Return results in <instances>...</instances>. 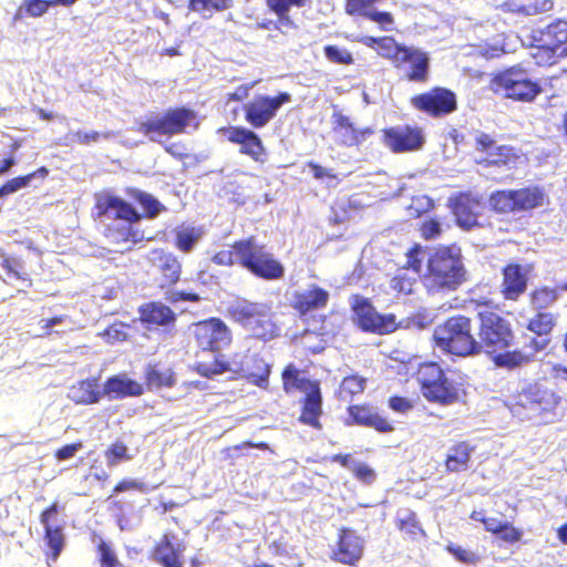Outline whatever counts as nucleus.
Listing matches in <instances>:
<instances>
[{
    "label": "nucleus",
    "mask_w": 567,
    "mask_h": 567,
    "mask_svg": "<svg viewBox=\"0 0 567 567\" xmlns=\"http://www.w3.org/2000/svg\"><path fill=\"white\" fill-rule=\"evenodd\" d=\"M424 285L431 292L455 290L465 281L461 249L446 246L435 249L427 258Z\"/></svg>",
    "instance_id": "obj_1"
},
{
    "label": "nucleus",
    "mask_w": 567,
    "mask_h": 567,
    "mask_svg": "<svg viewBox=\"0 0 567 567\" xmlns=\"http://www.w3.org/2000/svg\"><path fill=\"white\" fill-rule=\"evenodd\" d=\"M559 401L554 391L538 384H519L508 389L505 396V405L519 420L542 417L547 421L546 414L554 412Z\"/></svg>",
    "instance_id": "obj_2"
},
{
    "label": "nucleus",
    "mask_w": 567,
    "mask_h": 567,
    "mask_svg": "<svg viewBox=\"0 0 567 567\" xmlns=\"http://www.w3.org/2000/svg\"><path fill=\"white\" fill-rule=\"evenodd\" d=\"M433 338L441 350L454 355L467 357L482 350L472 334L471 320L464 316L452 317L437 326Z\"/></svg>",
    "instance_id": "obj_3"
},
{
    "label": "nucleus",
    "mask_w": 567,
    "mask_h": 567,
    "mask_svg": "<svg viewBox=\"0 0 567 567\" xmlns=\"http://www.w3.org/2000/svg\"><path fill=\"white\" fill-rule=\"evenodd\" d=\"M230 315L257 339L270 340L279 333L272 320L271 307L267 303L239 301L230 308Z\"/></svg>",
    "instance_id": "obj_4"
},
{
    "label": "nucleus",
    "mask_w": 567,
    "mask_h": 567,
    "mask_svg": "<svg viewBox=\"0 0 567 567\" xmlns=\"http://www.w3.org/2000/svg\"><path fill=\"white\" fill-rule=\"evenodd\" d=\"M235 251L239 264L254 275L277 280L284 277L285 268L265 246L256 243L254 238L240 240L235 244Z\"/></svg>",
    "instance_id": "obj_5"
},
{
    "label": "nucleus",
    "mask_w": 567,
    "mask_h": 567,
    "mask_svg": "<svg viewBox=\"0 0 567 567\" xmlns=\"http://www.w3.org/2000/svg\"><path fill=\"white\" fill-rule=\"evenodd\" d=\"M282 381L287 393L299 390L306 394L300 421L315 427L319 426L318 417L321 414V395L318 382L301 375L300 371L292 364L285 369Z\"/></svg>",
    "instance_id": "obj_6"
},
{
    "label": "nucleus",
    "mask_w": 567,
    "mask_h": 567,
    "mask_svg": "<svg viewBox=\"0 0 567 567\" xmlns=\"http://www.w3.org/2000/svg\"><path fill=\"white\" fill-rule=\"evenodd\" d=\"M489 89L505 97L524 102L534 100L540 93L539 85L529 80L523 70L515 68L495 75Z\"/></svg>",
    "instance_id": "obj_7"
},
{
    "label": "nucleus",
    "mask_w": 567,
    "mask_h": 567,
    "mask_svg": "<svg viewBox=\"0 0 567 567\" xmlns=\"http://www.w3.org/2000/svg\"><path fill=\"white\" fill-rule=\"evenodd\" d=\"M195 121V114L188 110L181 109L157 114L138 124V131L144 133L154 142H162V137L182 133Z\"/></svg>",
    "instance_id": "obj_8"
},
{
    "label": "nucleus",
    "mask_w": 567,
    "mask_h": 567,
    "mask_svg": "<svg viewBox=\"0 0 567 567\" xmlns=\"http://www.w3.org/2000/svg\"><path fill=\"white\" fill-rule=\"evenodd\" d=\"M417 380L423 395L430 401L450 403L457 398V389L444 377L436 363L422 364L417 371Z\"/></svg>",
    "instance_id": "obj_9"
},
{
    "label": "nucleus",
    "mask_w": 567,
    "mask_h": 567,
    "mask_svg": "<svg viewBox=\"0 0 567 567\" xmlns=\"http://www.w3.org/2000/svg\"><path fill=\"white\" fill-rule=\"evenodd\" d=\"M478 337L487 352H496L508 348L513 341L509 323L492 311L480 312Z\"/></svg>",
    "instance_id": "obj_10"
},
{
    "label": "nucleus",
    "mask_w": 567,
    "mask_h": 567,
    "mask_svg": "<svg viewBox=\"0 0 567 567\" xmlns=\"http://www.w3.org/2000/svg\"><path fill=\"white\" fill-rule=\"evenodd\" d=\"M101 215L122 219L125 225L120 234L124 243L135 244L143 239V235L133 229L132 223L140 219V214L126 202L112 195L101 196L97 200Z\"/></svg>",
    "instance_id": "obj_11"
},
{
    "label": "nucleus",
    "mask_w": 567,
    "mask_h": 567,
    "mask_svg": "<svg viewBox=\"0 0 567 567\" xmlns=\"http://www.w3.org/2000/svg\"><path fill=\"white\" fill-rule=\"evenodd\" d=\"M542 45L533 53L538 64H554L555 56L567 55V21L558 20L550 23L542 32Z\"/></svg>",
    "instance_id": "obj_12"
},
{
    "label": "nucleus",
    "mask_w": 567,
    "mask_h": 567,
    "mask_svg": "<svg viewBox=\"0 0 567 567\" xmlns=\"http://www.w3.org/2000/svg\"><path fill=\"white\" fill-rule=\"evenodd\" d=\"M197 346L206 352H218L231 342V332L220 319L212 318L193 326Z\"/></svg>",
    "instance_id": "obj_13"
},
{
    "label": "nucleus",
    "mask_w": 567,
    "mask_h": 567,
    "mask_svg": "<svg viewBox=\"0 0 567 567\" xmlns=\"http://www.w3.org/2000/svg\"><path fill=\"white\" fill-rule=\"evenodd\" d=\"M290 100L291 96L288 93H280L275 97L257 95L244 106L246 121L255 128L264 127L276 116L277 111Z\"/></svg>",
    "instance_id": "obj_14"
},
{
    "label": "nucleus",
    "mask_w": 567,
    "mask_h": 567,
    "mask_svg": "<svg viewBox=\"0 0 567 567\" xmlns=\"http://www.w3.org/2000/svg\"><path fill=\"white\" fill-rule=\"evenodd\" d=\"M476 142L482 154L475 161L486 168L506 167L511 169L519 159L513 148L503 145L497 146L487 134H480L476 137Z\"/></svg>",
    "instance_id": "obj_15"
},
{
    "label": "nucleus",
    "mask_w": 567,
    "mask_h": 567,
    "mask_svg": "<svg viewBox=\"0 0 567 567\" xmlns=\"http://www.w3.org/2000/svg\"><path fill=\"white\" fill-rule=\"evenodd\" d=\"M352 309L358 324L365 331L389 333L395 330L394 317L379 315L365 298L354 296Z\"/></svg>",
    "instance_id": "obj_16"
},
{
    "label": "nucleus",
    "mask_w": 567,
    "mask_h": 567,
    "mask_svg": "<svg viewBox=\"0 0 567 567\" xmlns=\"http://www.w3.org/2000/svg\"><path fill=\"white\" fill-rule=\"evenodd\" d=\"M412 104L420 111L432 116L449 114L456 109L455 95L442 87H436L425 94H420L412 99Z\"/></svg>",
    "instance_id": "obj_17"
},
{
    "label": "nucleus",
    "mask_w": 567,
    "mask_h": 567,
    "mask_svg": "<svg viewBox=\"0 0 567 567\" xmlns=\"http://www.w3.org/2000/svg\"><path fill=\"white\" fill-rule=\"evenodd\" d=\"M226 138L240 145V153L248 155L255 162H265L266 150L259 136L252 131L241 126H230L220 128Z\"/></svg>",
    "instance_id": "obj_18"
},
{
    "label": "nucleus",
    "mask_w": 567,
    "mask_h": 567,
    "mask_svg": "<svg viewBox=\"0 0 567 567\" xmlns=\"http://www.w3.org/2000/svg\"><path fill=\"white\" fill-rule=\"evenodd\" d=\"M332 130L337 142L343 146L360 145L372 134L368 127H355L351 120L338 110L332 113Z\"/></svg>",
    "instance_id": "obj_19"
},
{
    "label": "nucleus",
    "mask_w": 567,
    "mask_h": 567,
    "mask_svg": "<svg viewBox=\"0 0 567 567\" xmlns=\"http://www.w3.org/2000/svg\"><path fill=\"white\" fill-rule=\"evenodd\" d=\"M385 143L393 152L420 150L424 144V135L419 127L398 126L385 132Z\"/></svg>",
    "instance_id": "obj_20"
},
{
    "label": "nucleus",
    "mask_w": 567,
    "mask_h": 567,
    "mask_svg": "<svg viewBox=\"0 0 567 567\" xmlns=\"http://www.w3.org/2000/svg\"><path fill=\"white\" fill-rule=\"evenodd\" d=\"M405 68V75L410 81L425 82L429 78V54L415 47H406L400 61Z\"/></svg>",
    "instance_id": "obj_21"
},
{
    "label": "nucleus",
    "mask_w": 567,
    "mask_h": 567,
    "mask_svg": "<svg viewBox=\"0 0 567 567\" xmlns=\"http://www.w3.org/2000/svg\"><path fill=\"white\" fill-rule=\"evenodd\" d=\"M451 206L457 224L463 228H471L477 223L483 206L481 199L472 194H461L451 199Z\"/></svg>",
    "instance_id": "obj_22"
},
{
    "label": "nucleus",
    "mask_w": 567,
    "mask_h": 567,
    "mask_svg": "<svg viewBox=\"0 0 567 567\" xmlns=\"http://www.w3.org/2000/svg\"><path fill=\"white\" fill-rule=\"evenodd\" d=\"M357 41L373 49L381 58L390 60L396 68H400V61L406 47L400 45L393 38L362 35Z\"/></svg>",
    "instance_id": "obj_23"
},
{
    "label": "nucleus",
    "mask_w": 567,
    "mask_h": 567,
    "mask_svg": "<svg viewBox=\"0 0 567 567\" xmlns=\"http://www.w3.org/2000/svg\"><path fill=\"white\" fill-rule=\"evenodd\" d=\"M529 265H508L504 269L503 295L506 299H517L526 289Z\"/></svg>",
    "instance_id": "obj_24"
},
{
    "label": "nucleus",
    "mask_w": 567,
    "mask_h": 567,
    "mask_svg": "<svg viewBox=\"0 0 567 567\" xmlns=\"http://www.w3.org/2000/svg\"><path fill=\"white\" fill-rule=\"evenodd\" d=\"M380 0H347L346 10L349 14L362 16L378 23L381 29L389 30L393 23V18L389 12L379 11L375 4Z\"/></svg>",
    "instance_id": "obj_25"
},
{
    "label": "nucleus",
    "mask_w": 567,
    "mask_h": 567,
    "mask_svg": "<svg viewBox=\"0 0 567 567\" xmlns=\"http://www.w3.org/2000/svg\"><path fill=\"white\" fill-rule=\"evenodd\" d=\"M103 396H107L110 400H118L126 396H138L143 393V385L126 374L114 375L104 383Z\"/></svg>",
    "instance_id": "obj_26"
},
{
    "label": "nucleus",
    "mask_w": 567,
    "mask_h": 567,
    "mask_svg": "<svg viewBox=\"0 0 567 567\" xmlns=\"http://www.w3.org/2000/svg\"><path fill=\"white\" fill-rule=\"evenodd\" d=\"M363 553V540L352 530H343L340 535L338 549L333 553L334 559L352 565Z\"/></svg>",
    "instance_id": "obj_27"
},
{
    "label": "nucleus",
    "mask_w": 567,
    "mask_h": 567,
    "mask_svg": "<svg viewBox=\"0 0 567 567\" xmlns=\"http://www.w3.org/2000/svg\"><path fill=\"white\" fill-rule=\"evenodd\" d=\"M269 373L270 368L268 363L257 355L246 357L244 363H235V374L249 379L260 388H267Z\"/></svg>",
    "instance_id": "obj_28"
},
{
    "label": "nucleus",
    "mask_w": 567,
    "mask_h": 567,
    "mask_svg": "<svg viewBox=\"0 0 567 567\" xmlns=\"http://www.w3.org/2000/svg\"><path fill=\"white\" fill-rule=\"evenodd\" d=\"M185 550L182 542L174 535H165L155 548L154 557L164 567H182L181 556Z\"/></svg>",
    "instance_id": "obj_29"
},
{
    "label": "nucleus",
    "mask_w": 567,
    "mask_h": 567,
    "mask_svg": "<svg viewBox=\"0 0 567 567\" xmlns=\"http://www.w3.org/2000/svg\"><path fill=\"white\" fill-rule=\"evenodd\" d=\"M147 258L153 266L161 270L163 286L175 284L179 279L181 265L172 254L154 249L148 254Z\"/></svg>",
    "instance_id": "obj_30"
},
{
    "label": "nucleus",
    "mask_w": 567,
    "mask_h": 567,
    "mask_svg": "<svg viewBox=\"0 0 567 567\" xmlns=\"http://www.w3.org/2000/svg\"><path fill=\"white\" fill-rule=\"evenodd\" d=\"M58 506L56 504L51 505L47 508L41 515V524L45 529V539L48 546L52 550V559L56 560L59 557L63 546H64V537L62 534V529L59 525L53 524L52 519L56 516Z\"/></svg>",
    "instance_id": "obj_31"
},
{
    "label": "nucleus",
    "mask_w": 567,
    "mask_h": 567,
    "mask_svg": "<svg viewBox=\"0 0 567 567\" xmlns=\"http://www.w3.org/2000/svg\"><path fill=\"white\" fill-rule=\"evenodd\" d=\"M208 357L209 358L205 359L199 355L194 363V370L198 374L208 379H213L225 372H231L235 374V363L226 361L224 354H216V352H212Z\"/></svg>",
    "instance_id": "obj_32"
},
{
    "label": "nucleus",
    "mask_w": 567,
    "mask_h": 567,
    "mask_svg": "<svg viewBox=\"0 0 567 567\" xmlns=\"http://www.w3.org/2000/svg\"><path fill=\"white\" fill-rule=\"evenodd\" d=\"M349 413L359 425L373 427L379 432L388 433L394 430L393 425L383 416L364 405L349 408Z\"/></svg>",
    "instance_id": "obj_33"
},
{
    "label": "nucleus",
    "mask_w": 567,
    "mask_h": 567,
    "mask_svg": "<svg viewBox=\"0 0 567 567\" xmlns=\"http://www.w3.org/2000/svg\"><path fill=\"white\" fill-rule=\"evenodd\" d=\"M328 299V291L316 285H311L306 290L296 292L293 302L296 309L306 313L310 310L323 308Z\"/></svg>",
    "instance_id": "obj_34"
},
{
    "label": "nucleus",
    "mask_w": 567,
    "mask_h": 567,
    "mask_svg": "<svg viewBox=\"0 0 567 567\" xmlns=\"http://www.w3.org/2000/svg\"><path fill=\"white\" fill-rule=\"evenodd\" d=\"M68 396L78 404H93L101 400L103 393L99 390L96 379H86L73 384Z\"/></svg>",
    "instance_id": "obj_35"
},
{
    "label": "nucleus",
    "mask_w": 567,
    "mask_h": 567,
    "mask_svg": "<svg viewBox=\"0 0 567 567\" xmlns=\"http://www.w3.org/2000/svg\"><path fill=\"white\" fill-rule=\"evenodd\" d=\"M474 447L467 442H460L451 446L447 451L445 466L450 472L465 471L468 467L471 455Z\"/></svg>",
    "instance_id": "obj_36"
},
{
    "label": "nucleus",
    "mask_w": 567,
    "mask_h": 567,
    "mask_svg": "<svg viewBox=\"0 0 567 567\" xmlns=\"http://www.w3.org/2000/svg\"><path fill=\"white\" fill-rule=\"evenodd\" d=\"M141 318L147 323L167 326L175 321L174 312L161 302H152L141 309Z\"/></svg>",
    "instance_id": "obj_37"
},
{
    "label": "nucleus",
    "mask_w": 567,
    "mask_h": 567,
    "mask_svg": "<svg viewBox=\"0 0 567 567\" xmlns=\"http://www.w3.org/2000/svg\"><path fill=\"white\" fill-rule=\"evenodd\" d=\"M546 196L539 188H525L515 190L516 210L532 209L543 206Z\"/></svg>",
    "instance_id": "obj_38"
},
{
    "label": "nucleus",
    "mask_w": 567,
    "mask_h": 567,
    "mask_svg": "<svg viewBox=\"0 0 567 567\" xmlns=\"http://www.w3.org/2000/svg\"><path fill=\"white\" fill-rule=\"evenodd\" d=\"M203 235L204 230L202 227L181 226L176 230V245L182 251L188 252Z\"/></svg>",
    "instance_id": "obj_39"
},
{
    "label": "nucleus",
    "mask_w": 567,
    "mask_h": 567,
    "mask_svg": "<svg viewBox=\"0 0 567 567\" xmlns=\"http://www.w3.org/2000/svg\"><path fill=\"white\" fill-rule=\"evenodd\" d=\"M416 275L410 274L408 270H399L390 280V288L398 295H411L417 282Z\"/></svg>",
    "instance_id": "obj_40"
},
{
    "label": "nucleus",
    "mask_w": 567,
    "mask_h": 567,
    "mask_svg": "<svg viewBox=\"0 0 567 567\" xmlns=\"http://www.w3.org/2000/svg\"><path fill=\"white\" fill-rule=\"evenodd\" d=\"M104 457L109 467H114L122 462H128L133 458L128 447L121 441L112 443L104 452Z\"/></svg>",
    "instance_id": "obj_41"
},
{
    "label": "nucleus",
    "mask_w": 567,
    "mask_h": 567,
    "mask_svg": "<svg viewBox=\"0 0 567 567\" xmlns=\"http://www.w3.org/2000/svg\"><path fill=\"white\" fill-rule=\"evenodd\" d=\"M492 207L499 213H509L517 209L515 190H502L491 196Z\"/></svg>",
    "instance_id": "obj_42"
},
{
    "label": "nucleus",
    "mask_w": 567,
    "mask_h": 567,
    "mask_svg": "<svg viewBox=\"0 0 567 567\" xmlns=\"http://www.w3.org/2000/svg\"><path fill=\"white\" fill-rule=\"evenodd\" d=\"M365 380L358 375H351L343 379L339 396L343 401L351 400L353 395L361 393L364 390Z\"/></svg>",
    "instance_id": "obj_43"
},
{
    "label": "nucleus",
    "mask_w": 567,
    "mask_h": 567,
    "mask_svg": "<svg viewBox=\"0 0 567 567\" xmlns=\"http://www.w3.org/2000/svg\"><path fill=\"white\" fill-rule=\"evenodd\" d=\"M446 549L457 561L462 564L475 565L482 559V556L476 550L457 544H450Z\"/></svg>",
    "instance_id": "obj_44"
},
{
    "label": "nucleus",
    "mask_w": 567,
    "mask_h": 567,
    "mask_svg": "<svg viewBox=\"0 0 567 567\" xmlns=\"http://www.w3.org/2000/svg\"><path fill=\"white\" fill-rule=\"evenodd\" d=\"M529 361V357L520 351H507L495 355L494 362L498 367L513 369L525 364Z\"/></svg>",
    "instance_id": "obj_45"
},
{
    "label": "nucleus",
    "mask_w": 567,
    "mask_h": 567,
    "mask_svg": "<svg viewBox=\"0 0 567 567\" xmlns=\"http://www.w3.org/2000/svg\"><path fill=\"white\" fill-rule=\"evenodd\" d=\"M233 7V0H189V9L195 12L224 11Z\"/></svg>",
    "instance_id": "obj_46"
},
{
    "label": "nucleus",
    "mask_w": 567,
    "mask_h": 567,
    "mask_svg": "<svg viewBox=\"0 0 567 567\" xmlns=\"http://www.w3.org/2000/svg\"><path fill=\"white\" fill-rule=\"evenodd\" d=\"M146 379L152 388L172 386L175 383L174 373L171 369L161 371L152 368L147 371Z\"/></svg>",
    "instance_id": "obj_47"
},
{
    "label": "nucleus",
    "mask_w": 567,
    "mask_h": 567,
    "mask_svg": "<svg viewBox=\"0 0 567 567\" xmlns=\"http://www.w3.org/2000/svg\"><path fill=\"white\" fill-rule=\"evenodd\" d=\"M306 0H267L268 7L279 17L281 22L290 23L287 12L291 7H303Z\"/></svg>",
    "instance_id": "obj_48"
},
{
    "label": "nucleus",
    "mask_w": 567,
    "mask_h": 567,
    "mask_svg": "<svg viewBox=\"0 0 567 567\" xmlns=\"http://www.w3.org/2000/svg\"><path fill=\"white\" fill-rule=\"evenodd\" d=\"M551 0H524L519 6H515L513 10L527 16L538 14L551 10Z\"/></svg>",
    "instance_id": "obj_49"
},
{
    "label": "nucleus",
    "mask_w": 567,
    "mask_h": 567,
    "mask_svg": "<svg viewBox=\"0 0 567 567\" xmlns=\"http://www.w3.org/2000/svg\"><path fill=\"white\" fill-rule=\"evenodd\" d=\"M324 56L332 63L350 65L353 63V56L347 49L339 48L337 45H326Z\"/></svg>",
    "instance_id": "obj_50"
},
{
    "label": "nucleus",
    "mask_w": 567,
    "mask_h": 567,
    "mask_svg": "<svg viewBox=\"0 0 567 567\" xmlns=\"http://www.w3.org/2000/svg\"><path fill=\"white\" fill-rule=\"evenodd\" d=\"M554 326V318L550 313H538L528 323V329L538 336L547 334Z\"/></svg>",
    "instance_id": "obj_51"
},
{
    "label": "nucleus",
    "mask_w": 567,
    "mask_h": 567,
    "mask_svg": "<svg viewBox=\"0 0 567 567\" xmlns=\"http://www.w3.org/2000/svg\"><path fill=\"white\" fill-rule=\"evenodd\" d=\"M128 334V326L123 322H115L105 329L100 336L109 343L124 341Z\"/></svg>",
    "instance_id": "obj_52"
},
{
    "label": "nucleus",
    "mask_w": 567,
    "mask_h": 567,
    "mask_svg": "<svg viewBox=\"0 0 567 567\" xmlns=\"http://www.w3.org/2000/svg\"><path fill=\"white\" fill-rule=\"evenodd\" d=\"M506 52H508V50L506 48L503 34H498L495 38H493L492 42L486 43L480 51V53L487 59L499 56L501 54Z\"/></svg>",
    "instance_id": "obj_53"
},
{
    "label": "nucleus",
    "mask_w": 567,
    "mask_h": 567,
    "mask_svg": "<svg viewBox=\"0 0 567 567\" xmlns=\"http://www.w3.org/2000/svg\"><path fill=\"white\" fill-rule=\"evenodd\" d=\"M136 199L142 205V207L147 213L148 217L153 218L159 214L163 209V206L158 200H156L153 196L138 192L136 194Z\"/></svg>",
    "instance_id": "obj_54"
},
{
    "label": "nucleus",
    "mask_w": 567,
    "mask_h": 567,
    "mask_svg": "<svg viewBox=\"0 0 567 567\" xmlns=\"http://www.w3.org/2000/svg\"><path fill=\"white\" fill-rule=\"evenodd\" d=\"M557 299V292L554 289H538L533 295V303L536 308H546Z\"/></svg>",
    "instance_id": "obj_55"
},
{
    "label": "nucleus",
    "mask_w": 567,
    "mask_h": 567,
    "mask_svg": "<svg viewBox=\"0 0 567 567\" xmlns=\"http://www.w3.org/2000/svg\"><path fill=\"white\" fill-rule=\"evenodd\" d=\"M421 252L422 249L419 246L409 250L406 254L405 265L401 270H408L410 274L419 276L422 264V259L420 258Z\"/></svg>",
    "instance_id": "obj_56"
},
{
    "label": "nucleus",
    "mask_w": 567,
    "mask_h": 567,
    "mask_svg": "<svg viewBox=\"0 0 567 567\" xmlns=\"http://www.w3.org/2000/svg\"><path fill=\"white\" fill-rule=\"evenodd\" d=\"M51 2L52 0H25L23 7L20 8L19 12L25 10V12L31 17H41L44 12H47L49 7L53 6Z\"/></svg>",
    "instance_id": "obj_57"
},
{
    "label": "nucleus",
    "mask_w": 567,
    "mask_h": 567,
    "mask_svg": "<svg viewBox=\"0 0 567 567\" xmlns=\"http://www.w3.org/2000/svg\"><path fill=\"white\" fill-rule=\"evenodd\" d=\"M34 175L35 174H29L27 176L10 179L2 187H0V193L7 194L8 196L10 194L18 192L21 188L27 187L30 184L31 179L34 177Z\"/></svg>",
    "instance_id": "obj_58"
},
{
    "label": "nucleus",
    "mask_w": 567,
    "mask_h": 567,
    "mask_svg": "<svg viewBox=\"0 0 567 567\" xmlns=\"http://www.w3.org/2000/svg\"><path fill=\"white\" fill-rule=\"evenodd\" d=\"M421 235L425 239L437 238L442 233V224L436 219H426L423 221L421 228Z\"/></svg>",
    "instance_id": "obj_59"
},
{
    "label": "nucleus",
    "mask_w": 567,
    "mask_h": 567,
    "mask_svg": "<svg viewBox=\"0 0 567 567\" xmlns=\"http://www.w3.org/2000/svg\"><path fill=\"white\" fill-rule=\"evenodd\" d=\"M432 205V199L427 196L414 197L409 206L410 216L419 217L422 213L427 212Z\"/></svg>",
    "instance_id": "obj_60"
},
{
    "label": "nucleus",
    "mask_w": 567,
    "mask_h": 567,
    "mask_svg": "<svg viewBox=\"0 0 567 567\" xmlns=\"http://www.w3.org/2000/svg\"><path fill=\"white\" fill-rule=\"evenodd\" d=\"M69 135L71 136L72 141L78 142L80 144L94 143V142H97L100 140V137L106 138L109 136V134H101L95 131H90V132L78 131L74 133H70Z\"/></svg>",
    "instance_id": "obj_61"
},
{
    "label": "nucleus",
    "mask_w": 567,
    "mask_h": 567,
    "mask_svg": "<svg viewBox=\"0 0 567 567\" xmlns=\"http://www.w3.org/2000/svg\"><path fill=\"white\" fill-rule=\"evenodd\" d=\"M544 371L549 373L551 378L560 381H567V364L563 363H551L550 361H545L543 363Z\"/></svg>",
    "instance_id": "obj_62"
},
{
    "label": "nucleus",
    "mask_w": 567,
    "mask_h": 567,
    "mask_svg": "<svg viewBox=\"0 0 567 567\" xmlns=\"http://www.w3.org/2000/svg\"><path fill=\"white\" fill-rule=\"evenodd\" d=\"M497 535H499L501 539L504 542L514 544L520 539L522 532L515 528L512 524L505 523Z\"/></svg>",
    "instance_id": "obj_63"
},
{
    "label": "nucleus",
    "mask_w": 567,
    "mask_h": 567,
    "mask_svg": "<svg viewBox=\"0 0 567 567\" xmlns=\"http://www.w3.org/2000/svg\"><path fill=\"white\" fill-rule=\"evenodd\" d=\"M99 550L101 554L102 567H115L117 565L116 556L107 544L101 543Z\"/></svg>",
    "instance_id": "obj_64"
}]
</instances>
